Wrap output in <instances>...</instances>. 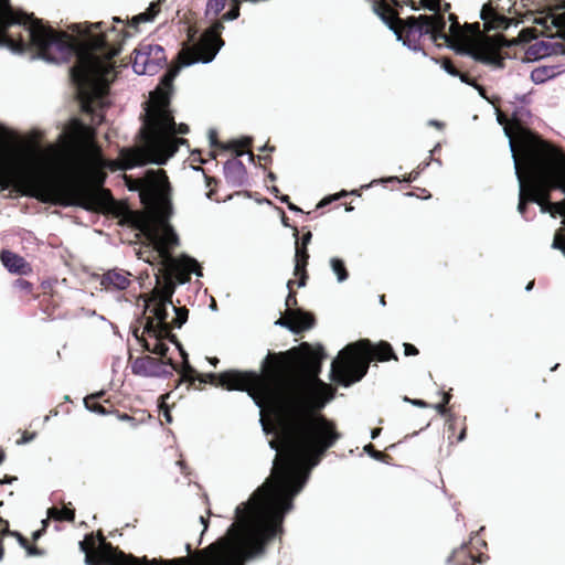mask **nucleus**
I'll return each mask as SVG.
<instances>
[{"instance_id": "052dcab7", "label": "nucleus", "mask_w": 565, "mask_h": 565, "mask_svg": "<svg viewBox=\"0 0 565 565\" xmlns=\"http://www.w3.org/2000/svg\"><path fill=\"white\" fill-rule=\"evenodd\" d=\"M380 433H381V429H379V428L372 429V430H371V439H375V438H377V436L380 435Z\"/></svg>"}, {"instance_id": "49530a36", "label": "nucleus", "mask_w": 565, "mask_h": 565, "mask_svg": "<svg viewBox=\"0 0 565 565\" xmlns=\"http://www.w3.org/2000/svg\"><path fill=\"white\" fill-rule=\"evenodd\" d=\"M449 19L452 21V23L449 28V31H450L451 35H455L458 32L459 24L452 14L449 15Z\"/></svg>"}, {"instance_id": "7c9ffc66", "label": "nucleus", "mask_w": 565, "mask_h": 565, "mask_svg": "<svg viewBox=\"0 0 565 565\" xmlns=\"http://www.w3.org/2000/svg\"><path fill=\"white\" fill-rule=\"evenodd\" d=\"M225 6V0H207L206 2V14H213L216 17Z\"/></svg>"}, {"instance_id": "2f4dec72", "label": "nucleus", "mask_w": 565, "mask_h": 565, "mask_svg": "<svg viewBox=\"0 0 565 565\" xmlns=\"http://www.w3.org/2000/svg\"><path fill=\"white\" fill-rule=\"evenodd\" d=\"M498 18L495 11L490 4H484L480 12V19L484 21V24H489L491 21Z\"/></svg>"}, {"instance_id": "3c124183", "label": "nucleus", "mask_w": 565, "mask_h": 565, "mask_svg": "<svg viewBox=\"0 0 565 565\" xmlns=\"http://www.w3.org/2000/svg\"><path fill=\"white\" fill-rule=\"evenodd\" d=\"M250 142H252L250 137H245L239 141H234L235 146H239V147H247V146H249Z\"/></svg>"}, {"instance_id": "4c0bfd02", "label": "nucleus", "mask_w": 565, "mask_h": 565, "mask_svg": "<svg viewBox=\"0 0 565 565\" xmlns=\"http://www.w3.org/2000/svg\"><path fill=\"white\" fill-rule=\"evenodd\" d=\"M15 287L25 292H29L32 289V284L25 279L19 278L15 280Z\"/></svg>"}, {"instance_id": "680f3d73", "label": "nucleus", "mask_w": 565, "mask_h": 565, "mask_svg": "<svg viewBox=\"0 0 565 565\" xmlns=\"http://www.w3.org/2000/svg\"><path fill=\"white\" fill-rule=\"evenodd\" d=\"M287 205H288V209H289L290 211H294V212H302V211H301V209H299L298 206H296L295 204H292V203H290V202H289Z\"/></svg>"}, {"instance_id": "2eb2a0df", "label": "nucleus", "mask_w": 565, "mask_h": 565, "mask_svg": "<svg viewBox=\"0 0 565 565\" xmlns=\"http://www.w3.org/2000/svg\"><path fill=\"white\" fill-rule=\"evenodd\" d=\"M460 54H466L477 62L486 65L501 68L503 66L502 58L499 56L495 45L491 39H486L470 49H457Z\"/></svg>"}, {"instance_id": "37998d69", "label": "nucleus", "mask_w": 565, "mask_h": 565, "mask_svg": "<svg viewBox=\"0 0 565 565\" xmlns=\"http://www.w3.org/2000/svg\"><path fill=\"white\" fill-rule=\"evenodd\" d=\"M36 434H23L22 438L17 441L18 445H25L35 438Z\"/></svg>"}, {"instance_id": "9b49d317", "label": "nucleus", "mask_w": 565, "mask_h": 565, "mask_svg": "<svg viewBox=\"0 0 565 565\" xmlns=\"http://www.w3.org/2000/svg\"><path fill=\"white\" fill-rule=\"evenodd\" d=\"M223 24L220 21L213 23L201 36L200 41L192 47H186L180 54L181 65L184 67L192 66L198 63H211L224 42L220 38Z\"/></svg>"}, {"instance_id": "6e6d98bb", "label": "nucleus", "mask_w": 565, "mask_h": 565, "mask_svg": "<svg viewBox=\"0 0 565 565\" xmlns=\"http://www.w3.org/2000/svg\"><path fill=\"white\" fill-rule=\"evenodd\" d=\"M244 154H247L249 160H252V161L254 160V154L252 152H249V151L245 152L243 150H239V151L236 152L237 157H241V156H244Z\"/></svg>"}, {"instance_id": "a18cd8bd", "label": "nucleus", "mask_w": 565, "mask_h": 565, "mask_svg": "<svg viewBox=\"0 0 565 565\" xmlns=\"http://www.w3.org/2000/svg\"><path fill=\"white\" fill-rule=\"evenodd\" d=\"M161 411H162V415H163V417L166 418V422H167V423H169V424H171V423H172V416H171V414H170V411H169L168 405L163 404V405L161 406Z\"/></svg>"}, {"instance_id": "f3484780", "label": "nucleus", "mask_w": 565, "mask_h": 565, "mask_svg": "<svg viewBox=\"0 0 565 565\" xmlns=\"http://www.w3.org/2000/svg\"><path fill=\"white\" fill-rule=\"evenodd\" d=\"M311 233L308 232L302 235L301 238V246H299L298 242H296V253H295V275L300 276V279L298 281V287H303L306 285V265L309 258L308 252H307V245L311 241Z\"/></svg>"}, {"instance_id": "4468645a", "label": "nucleus", "mask_w": 565, "mask_h": 565, "mask_svg": "<svg viewBox=\"0 0 565 565\" xmlns=\"http://www.w3.org/2000/svg\"><path fill=\"white\" fill-rule=\"evenodd\" d=\"M127 181L130 191H139L143 203H153L157 200L161 186L164 184L166 175L161 170H148L143 180Z\"/></svg>"}, {"instance_id": "603ef678", "label": "nucleus", "mask_w": 565, "mask_h": 565, "mask_svg": "<svg viewBox=\"0 0 565 565\" xmlns=\"http://www.w3.org/2000/svg\"><path fill=\"white\" fill-rule=\"evenodd\" d=\"M296 297L295 295H292L291 292H289L287 299H286V306L287 307H290L291 305H295L296 303Z\"/></svg>"}, {"instance_id": "dca6fc26", "label": "nucleus", "mask_w": 565, "mask_h": 565, "mask_svg": "<svg viewBox=\"0 0 565 565\" xmlns=\"http://www.w3.org/2000/svg\"><path fill=\"white\" fill-rule=\"evenodd\" d=\"M168 365L173 367L171 362L164 363L152 356L137 358L131 364V371L134 374L143 377H168L171 371Z\"/></svg>"}, {"instance_id": "c03bdc74", "label": "nucleus", "mask_w": 565, "mask_h": 565, "mask_svg": "<svg viewBox=\"0 0 565 565\" xmlns=\"http://www.w3.org/2000/svg\"><path fill=\"white\" fill-rule=\"evenodd\" d=\"M456 77H459V79H460L462 83L467 84V85H471V86L476 87V88H477V89H479V90H481V89H482L479 85H477L476 83L471 82V81L468 78V76H467V75L461 74L460 72H459V75H457Z\"/></svg>"}, {"instance_id": "338daca9", "label": "nucleus", "mask_w": 565, "mask_h": 565, "mask_svg": "<svg viewBox=\"0 0 565 565\" xmlns=\"http://www.w3.org/2000/svg\"><path fill=\"white\" fill-rule=\"evenodd\" d=\"M270 355H267L266 359L263 361V370H267L268 363H269Z\"/></svg>"}, {"instance_id": "393cba45", "label": "nucleus", "mask_w": 565, "mask_h": 565, "mask_svg": "<svg viewBox=\"0 0 565 565\" xmlns=\"http://www.w3.org/2000/svg\"><path fill=\"white\" fill-rule=\"evenodd\" d=\"M375 14L381 19V21L394 33L396 40H402V32L395 25L392 18H390L386 12L382 10V8L373 7Z\"/></svg>"}, {"instance_id": "a211bd4d", "label": "nucleus", "mask_w": 565, "mask_h": 565, "mask_svg": "<svg viewBox=\"0 0 565 565\" xmlns=\"http://www.w3.org/2000/svg\"><path fill=\"white\" fill-rule=\"evenodd\" d=\"M224 178L231 186H243L247 182V171L244 163L234 158L223 166Z\"/></svg>"}, {"instance_id": "cd10ccee", "label": "nucleus", "mask_w": 565, "mask_h": 565, "mask_svg": "<svg viewBox=\"0 0 565 565\" xmlns=\"http://www.w3.org/2000/svg\"><path fill=\"white\" fill-rule=\"evenodd\" d=\"M330 266L332 271L337 275V279L339 282H343L348 279V271L342 259L338 257H332L330 259Z\"/></svg>"}, {"instance_id": "aec40b11", "label": "nucleus", "mask_w": 565, "mask_h": 565, "mask_svg": "<svg viewBox=\"0 0 565 565\" xmlns=\"http://www.w3.org/2000/svg\"><path fill=\"white\" fill-rule=\"evenodd\" d=\"M145 332L148 333L149 335L153 337L154 338V343L153 345H150L149 343H145L143 347L147 351L153 353V354H157V355H160V356H163L167 354L169 348L168 345L162 342V339L163 338H167V335L164 334L163 331H158L154 327V323L151 319H148L145 328H143Z\"/></svg>"}, {"instance_id": "4be33fe9", "label": "nucleus", "mask_w": 565, "mask_h": 565, "mask_svg": "<svg viewBox=\"0 0 565 565\" xmlns=\"http://www.w3.org/2000/svg\"><path fill=\"white\" fill-rule=\"evenodd\" d=\"M290 315L297 333L313 327L315 319L311 315L301 310H295Z\"/></svg>"}, {"instance_id": "c85d7f7f", "label": "nucleus", "mask_w": 565, "mask_h": 565, "mask_svg": "<svg viewBox=\"0 0 565 565\" xmlns=\"http://www.w3.org/2000/svg\"><path fill=\"white\" fill-rule=\"evenodd\" d=\"M172 311L175 315L172 324L174 328L180 329L186 322L189 311L184 307H175L174 305L172 306Z\"/></svg>"}, {"instance_id": "79ce46f5", "label": "nucleus", "mask_w": 565, "mask_h": 565, "mask_svg": "<svg viewBox=\"0 0 565 565\" xmlns=\"http://www.w3.org/2000/svg\"><path fill=\"white\" fill-rule=\"evenodd\" d=\"M404 353L407 356L416 355V354H418V350L413 344L404 343Z\"/></svg>"}, {"instance_id": "bf43d9fd", "label": "nucleus", "mask_w": 565, "mask_h": 565, "mask_svg": "<svg viewBox=\"0 0 565 565\" xmlns=\"http://www.w3.org/2000/svg\"><path fill=\"white\" fill-rule=\"evenodd\" d=\"M412 404L419 406V407L426 406V403L423 399H414V401H412Z\"/></svg>"}, {"instance_id": "6ab92c4d", "label": "nucleus", "mask_w": 565, "mask_h": 565, "mask_svg": "<svg viewBox=\"0 0 565 565\" xmlns=\"http://www.w3.org/2000/svg\"><path fill=\"white\" fill-rule=\"evenodd\" d=\"M0 260L11 274L26 276L32 271L30 264L22 256L11 250H1Z\"/></svg>"}, {"instance_id": "39448f33", "label": "nucleus", "mask_w": 565, "mask_h": 565, "mask_svg": "<svg viewBox=\"0 0 565 565\" xmlns=\"http://www.w3.org/2000/svg\"><path fill=\"white\" fill-rule=\"evenodd\" d=\"M179 71L180 67L169 70L161 78V86L151 92L143 104L142 126L139 130L142 145L120 152L124 170L148 163L163 166L177 152L180 145L186 142L178 135L188 134L189 127L174 121L170 107L172 82Z\"/></svg>"}, {"instance_id": "ddd939ff", "label": "nucleus", "mask_w": 565, "mask_h": 565, "mask_svg": "<svg viewBox=\"0 0 565 565\" xmlns=\"http://www.w3.org/2000/svg\"><path fill=\"white\" fill-rule=\"evenodd\" d=\"M134 52L132 71L137 75L152 76L167 63L163 47L159 44L141 43Z\"/></svg>"}, {"instance_id": "f704fd0d", "label": "nucleus", "mask_w": 565, "mask_h": 565, "mask_svg": "<svg viewBox=\"0 0 565 565\" xmlns=\"http://www.w3.org/2000/svg\"><path fill=\"white\" fill-rule=\"evenodd\" d=\"M441 67L450 76L455 77V76L459 75V71H457L456 67L452 65V63L447 58H445L443 61Z\"/></svg>"}, {"instance_id": "9d476101", "label": "nucleus", "mask_w": 565, "mask_h": 565, "mask_svg": "<svg viewBox=\"0 0 565 565\" xmlns=\"http://www.w3.org/2000/svg\"><path fill=\"white\" fill-rule=\"evenodd\" d=\"M172 295H173V289H170V288L164 291L157 290L152 295V299H151V301L153 302V307L150 309L149 305H147V309H149L150 312L153 315V318H150V319L152 321L153 320L158 321V324L154 326L156 329L158 331H163L164 334L167 335V339L178 347V349L183 358V364H184V371H185V374L183 375V380L189 381L190 383H193L196 379L189 374V373H193L194 370L188 362V354L184 351V349L181 347V344L179 343L177 337L171 333V329H172L171 324L167 322V319L169 317V308L172 309V306H173Z\"/></svg>"}, {"instance_id": "864d4df0", "label": "nucleus", "mask_w": 565, "mask_h": 565, "mask_svg": "<svg viewBox=\"0 0 565 565\" xmlns=\"http://www.w3.org/2000/svg\"><path fill=\"white\" fill-rule=\"evenodd\" d=\"M86 408H87V409H90V411H93V412H95V413H98V414H105V413H106V412H105V408H104L103 406H100V405H97V406H95L94 408H90V407L86 404Z\"/></svg>"}, {"instance_id": "4d7b16f0", "label": "nucleus", "mask_w": 565, "mask_h": 565, "mask_svg": "<svg viewBox=\"0 0 565 565\" xmlns=\"http://www.w3.org/2000/svg\"><path fill=\"white\" fill-rule=\"evenodd\" d=\"M199 521L203 525V531H205L207 529V519L203 515H200Z\"/></svg>"}, {"instance_id": "e433bc0d", "label": "nucleus", "mask_w": 565, "mask_h": 565, "mask_svg": "<svg viewBox=\"0 0 565 565\" xmlns=\"http://www.w3.org/2000/svg\"><path fill=\"white\" fill-rule=\"evenodd\" d=\"M239 15V9L238 7H233L227 12L224 13L223 19L225 21H233L236 20Z\"/></svg>"}, {"instance_id": "c9c22d12", "label": "nucleus", "mask_w": 565, "mask_h": 565, "mask_svg": "<svg viewBox=\"0 0 565 565\" xmlns=\"http://www.w3.org/2000/svg\"><path fill=\"white\" fill-rule=\"evenodd\" d=\"M552 248L559 250L565 256V242L558 234L553 239Z\"/></svg>"}, {"instance_id": "09e8293b", "label": "nucleus", "mask_w": 565, "mask_h": 565, "mask_svg": "<svg viewBox=\"0 0 565 565\" xmlns=\"http://www.w3.org/2000/svg\"><path fill=\"white\" fill-rule=\"evenodd\" d=\"M12 535L17 537L18 543L20 544L21 547H26L28 542L19 532H13Z\"/></svg>"}, {"instance_id": "20e7f679", "label": "nucleus", "mask_w": 565, "mask_h": 565, "mask_svg": "<svg viewBox=\"0 0 565 565\" xmlns=\"http://www.w3.org/2000/svg\"><path fill=\"white\" fill-rule=\"evenodd\" d=\"M179 71L180 67L169 70L161 78V86L151 92L143 104L142 126L139 130L142 145L120 152L124 170L148 163L163 166L177 152L180 145L186 142L178 135L188 134L189 127L174 121L170 107L172 82Z\"/></svg>"}, {"instance_id": "f8f14e48", "label": "nucleus", "mask_w": 565, "mask_h": 565, "mask_svg": "<svg viewBox=\"0 0 565 565\" xmlns=\"http://www.w3.org/2000/svg\"><path fill=\"white\" fill-rule=\"evenodd\" d=\"M424 8L435 12L433 15L408 17L405 20L406 31L418 34L419 38L430 34L434 41L444 40L447 47L455 50L451 45L450 35L445 33L446 21L444 17L438 14L440 0H420Z\"/></svg>"}, {"instance_id": "13d9d810", "label": "nucleus", "mask_w": 565, "mask_h": 565, "mask_svg": "<svg viewBox=\"0 0 565 565\" xmlns=\"http://www.w3.org/2000/svg\"><path fill=\"white\" fill-rule=\"evenodd\" d=\"M515 98L523 104H526L529 102L527 95H516Z\"/></svg>"}, {"instance_id": "69168bd1", "label": "nucleus", "mask_w": 565, "mask_h": 565, "mask_svg": "<svg viewBox=\"0 0 565 565\" xmlns=\"http://www.w3.org/2000/svg\"><path fill=\"white\" fill-rule=\"evenodd\" d=\"M102 120H103V116H100V115H98V114H95V115H94V117H93V121H94L95 124H99V122H102Z\"/></svg>"}, {"instance_id": "0e129e2a", "label": "nucleus", "mask_w": 565, "mask_h": 565, "mask_svg": "<svg viewBox=\"0 0 565 565\" xmlns=\"http://www.w3.org/2000/svg\"><path fill=\"white\" fill-rule=\"evenodd\" d=\"M428 124L430 126H435V127H438V128H440L443 126V124L440 121L435 120V119L429 120Z\"/></svg>"}, {"instance_id": "423d86ee", "label": "nucleus", "mask_w": 565, "mask_h": 565, "mask_svg": "<svg viewBox=\"0 0 565 565\" xmlns=\"http://www.w3.org/2000/svg\"><path fill=\"white\" fill-rule=\"evenodd\" d=\"M51 158L42 164L9 167L0 160V186H14L24 194L44 203L62 206H77L86 211L102 209L110 199L104 189L93 190L83 184H66L56 180L61 166V152L50 146Z\"/></svg>"}, {"instance_id": "0eeeda50", "label": "nucleus", "mask_w": 565, "mask_h": 565, "mask_svg": "<svg viewBox=\"0 0 565 565\" xmlns=\"http://www.w3.org/2000/svg\"><path fill=\"white\" fill-rule=\"evenodd\" d=\"M504 134L509 138V147L514 163L515 177L519 181L518 211L524 214L526 203L540 205L542 213L565 216V202H550L548 191L561 190L565 195V156L556 148L537 136H530L525 145V166L529 184L525 185L515 156L514 143L508 128Z\"/></svg>"}, {"instance_id": "412c9836", "label": "nucleus", "mask_w": 565, "mask_h": 565, "mask_svg": "<svg viewBox=\"0 0 565 565\" xmlns=\"http://www.w3.org/2000/svg\"><path fill=\"white\" fill-rule=\"evenodd\" d=\"M108 548V559L110 565H154L156 561H152V564H149L146 559L141 562L139 558L134 556H127L122 552L114 551L111 546H107Z\"/></svg>"}, {"instance_id": "6e6552de", "label": "nucleus", "mask_w": 565, "mask_h": 565, "mask_svg": "<svg viewBox=\"0 0 565 565\" xmlns=\"http://www.w3.org/2000/svg\"><path fill=\"white\" fill-rule=\"evenodd\" d=\"M397 360L393 348L387 342L373 345L369 340H362L340 351L339 356L331 363L332 379L348 387L361 381L367 373L370 362Z\"/></svg>"}, {"instance_id": "ea45409f", "label": "nucleus", "mask_w": 565, "mask_h": 565, "mask_svg": "<svg viewBox=\"0 0 565 565\" xmlns=\"http://www.w3.org/2000/svg\"><path fill=\"white\" fill-rule=\"evenodd\" d=\"M276 326L284 327L291 331L292 333H297V330L295 329L294 322L287 320V319H279L275 322Z\"/></svg>"}, {"instance_id": "774afa93", "label": "nucleus", "mask_w": 565, "mask_h": 565, "mask_svg": "<svg viewBox=\"0 0 565 565\" xmlns=\"http://www.w3.org/2000/svg\"><path fill=\"white\" fill-rule=\"evenodd\" d=\"M279 200H280V202L286 203V204H288V203L290 202V201H289V196H288V195H281V196L279 198Z\"/></svg>"}, {"instance_id": "f03ea898", "label": "nucleus", "mask_w": 565, "mask_h": 565, "mask_svg": "<svg viewBox=\"0 0 565 565\" xmlns=\"http://www.w3.org/2000/svg\"><path fill=\"white\" fill-rule=\"evenodd\" d=\"M0 46L17 55L31 53L30 60L53 64L67 62L75 54L76 64L70 75L86 113H95L96 106L104 105L109 84L117 76L111 61L117 51L107 49L103 36H89L75 44L66 33L57 34L41 20L14 12L9 0H0Z\"/></svg>"}, {"instance_id": "bb28decb", "label": "nucleus", "mask_w": 565, "mask_h": 565, "mask_svg": "<svg viewBox=\"0 0 565 565\" xmlns=\"http://www.w3.org/2000/svg\"><path fill=\"white\" fill-rule=\"evenodd\" d=\"M419 40H420V38L418 36V34H415L412 31H406V34L405 35L402 34V40H398V41L402 42L403 45L406 46L408 50L414 51V52H419V51H422V47L419 45Z\"/></svg>"}, {"instance_id": "f257e3e1", "label": "nucleus", "mask_w": 565, "mask_h": 565, "mask_svg": "<svg viewBox=\"0 0 565 565\" xmlns=\"http://www.w3.org/2000/svg\"><path fill=\"white\" fill-rule=\"evenodd\" d=\"M326 358L322 347L311 350L305 358L310 376L298 380L284 379L286 367L277 365L267 376L256 372L228 370L220 374L199 376L201 383L217 380L228 391H244L260 409L259 424L265 435L275 433L263 417L265 405H270L280 425V441L270 440L277 454L270 477L263 488L252 494H298L306 484L312 468L319 465L324 452L341 437L332 422L312 411L321 409L333 398L326 383L318 379Z\"/></svg>"}, {"instance_id": "473e14b6", "label": "nucleus", "mask_w": 565, "mask_h": 565, "mask_svg": "<svg viewBox=\"0 0 565 565\" xmlns=\"http://www.w3.org/2000/svg\"><path fill=\"white\" fill-rule=\"evenodd\" d=\"M350 194H351V195H355V194H358V191H356V190H352V191L350 192ZM347 195H349V192H347V191H341V192H340V193H338V194H334V195H330V196H328V198H324V199H323V200L318 204V207H323V206H326L327 204L331 203L332 201H335V200H338V199H340V198H343V196H347Z\"/></svg>"}, {"instance_id": "1a4fd4ad", "label": "nucleus", "mask_w": 565, "mask_h": 565, "mask_svg": "<svg viewBox=\"0 0 565 565\" xmlns=\"http://www.w3.org/2000/svg\"><path fill=\"white\" fill-rule=\"evenodd\" d=\"M142 231L149 243L166 263L174 265L186 274L193 273L198 277L202 276V270L196 259L185 254L179 258L172 257L170 249L179 245V236L167 220L160 217L153 223H147Z\"/></svg>"}, {"instance_id": "8fccbe9b", "label": "nucleus", "mask_w": 565, "mask_h": 565, "mask_svg": "<svg viewBox=\"0 0 565 565\" xmlns=\"http://www.w3.org/2000/svg\"><path fill=\"white\" fill-rule=\"evenodd\" d=\"M209 139H210L211 146H217L216 130L215 129H210L209 130Z\"/></svg>"}, {"instance_id": "5fc2aeb1", "label": "nucleus", "mask_w": 565, "mask_h": 565, "mask_svg": "<svg viewBox=\"0 0 565 565\" xmlns=\"http://www.w3.org/2000/svg\"><path fill=\"white\" fill-rule=\"evenodd\" d=\"M78 546H79V550H81L83 553L88 554V546H87V544H86L84 541H81V542L78 543Z\"/></svg>"}, {"instance_id": "58836bf2", "label": "nucleus", "mask_w": 565, "mask_h": 565, "mask_svg": "<svg viewBox=\"0 0 565 565\" xmlns=\"http://www.w3.org/2000/svg\"><path fill=\"white\" fill-rule=\"evenodd\" d=\"M364 450L367 452L370 457H372L375 460L383 459V454L381 451L375 450L372 445L365 446Z\"/></svg>"}, {"instance_id": "a878e982", "label": "nucleus", "mask_w": 565, "mask_h": 565, "mask_svg": "<svg viewBox=\"0 0 565 565\" xmlns=\"http://www.w3.org/2000/svg\"><path fill=\"white\" fill-rule=\"evenodd\" d=\"M74 512L67 508L57 509V508H50L47 509V519H54L56 521H73L74 520Z\"/></svg>"}, {"instance_id": "5701e85b", "label": "nucleus", "mask_w": 565, "mask_h": 565, "mask_svg": "<svg viewBox=\"0 0 565 565\" xmlns=\"http://www.w3.org/2000/svg\"><path fill=\"white\" fill-rule=\"evenodd\" d=\"M557 75L555 66H541L531 72V81L534 84H543Z\"/></svg>"}, {"instance_id": "a19ab883", "label": "nucleus", "mask_w": 565, "mask_h": 565, "mask_svg": "<svg viewBox=\"0 0 565 565\" xmlns=\"http://www.w3.org/2000/svg\"><path fill=\"white\" fill-rule=\"evenodd\" d=\"M449 399H450V395H449L448 393H446V394L444 395V402H443V403H440V404L435 405V408L437 409V412H438L440 415H445V414H446V407H445V405H446L447 403H449Z\"/></svg>"}, {"instance_id": "e2e57ef3", "label": "nucleus", "mask_w": 565, "mask_h": 565, "mask_svg": "<svg viewBox=\"0 0 565 565\" xmlns=\"http://www.w3.org/2000/svg\"><path fill=\"white\" fill-rule=\"evenodd\" d=\"M43 532H44L43 530H38V531L33 532V534H32L33 540H39Z\"/></svg>"}, {"instance_id": "7ed1b4c3", "label": "nucleus", "mask_w": 565, "mask_h": 565, "mask_svg": "<svg viewBox=\"0 0 565 565\" xmlns=\"http://www.w3.org/2000/svg\"><path fill=\"white\" fill-rule=\"evenodd\" d=\"M294 497H248L234 509V521L218 550L203 565H244L265 554L266 544L282 531Z\"/></svg>"}, {"instance_id": "b1692460", "label": "nucleus", "mask_w": 565, "mask_h": 565, "mask_svg": "<svg viewBox=\"0 0 565 565\" xmlns=\"http://www.w3.org/2000/svg\"><path fill=\"white\" fill-rule=\"evenodd\" d=\"M103 280L107 281L109 285L114 286L118 290H125L130 284L126 275L118 273L116 270H108L104 275Z\"/></svg>"}, {"instance_id": "72a5a7b5", "label": "nucleus", "mask_w": 565, "mask_h": 565, "mask_svg": "<svg viewBox=\"0 0 565 565\" xmlns=\"http://www.w3.org/2000/svg\"><path fill=\"white\" fill-rule=\"evenodd\" d=\"M531 50H532L533 54H540L542 57L550 54L548 47L545 45L544 42H540V43L534 44L531 47Z\"/></svg>"}, {"instance_id": "c756f323", "label": "nucleus", "mask_w": 565, "mask_h": 565, "mask_svg": "<svg viewBox=\"0 0 565 565\" xmlns=\"http://www.w3.org/2000/svg\"><path fill=\"white\" fill-rule=\"evenodd\" d=\"M156 14V4L151 3L147 12L135 15L131 22L134 25H138L141 22H150L154 19Z\"/></svg>"}, {"instance_id": "de8ad7c7", "label": "nucleus", "mask_w": 565, "mask_h": 565, "mask_svg": "<svg viewBox=\"0 0 565 565\" xmlns=\"http://www.w3.org/2000/svg\"><path fill=\"white\" fill-rule=\"evenodd\" d=\"M24 548H25L28 555H30V556H38V555L42 554V552L38 547L30 546L29 544Z\"/></svg>"}]
</instances>
